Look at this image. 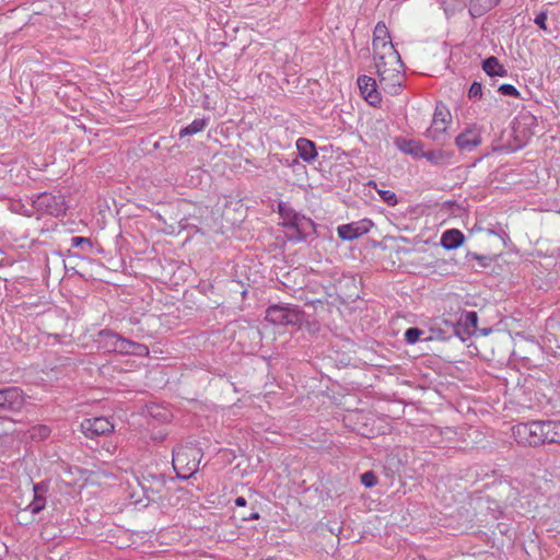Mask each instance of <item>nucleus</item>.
<instances>
[{
	"instance_id": "16",
	"label": "nucleus",
	"mask_w": 560,
	"mask_h": 560,
	"mask_svg": "<svg viewBox=\"0 0 560 560\" xmlns=\"http://www.w3.org/2000/svg\"><path fill=\"white\" fill-rule=\"evenodd\" d=\"M395 145L399 151L411 155L413 159H422L423 156V145L418 140L396 138Z\"/></svg>"
},
{
	"instance_id": "10",
	"label": "nucleus",
	"mask_w": 560,
	"mask_h": 560,
	"mask_svg": "<svg viewBox=\"0 0 560 560\" xmlns=\"http://www.w3.org/2000/svg\"><path fill=\"white\" fill-rule=\"evenodd\" d=\"M481 128L471 125L465 128L456 138L455 144L460 151L471 152L481 144Z\"/></svg>"
},
{
	"instance_id": "33",
	"label": "nucleus",
	"mask_w": 560,
	"mask_h": 560,
	"mask_svg": "<svg viewBox=\"0 0 560 560\" xmlns=\"http://www.w3.org/2000/svg\"><path fill=\"white\" fill-rule=\"evenodd\" d=\"M83 245H86L88 247H92V243H91V240L88 238V237H82V236H73L71 238V246L72 247H80V246H83Z\"/></svg>"
},
{
	"instance_id": "22",
	"label": "nucleus",
	"mask_w": 560,
	"mask_h": 560,
	"mask_svg": "<svg viewBox=\"0 0 560 560\" xmlns=\"http://www.w3.org/2000/svg\"><path fill=\"white\" fill-rule=\"evenodd\" d=\"M207 124L208 119L206 118L194 119L189 125L180 129L178 136L179 138H184L186 136L196 135L202 131L207 127Z\"/></svg>"
},
{
	"instance_id": "14",
	"label": "nucleus",
	"mask_w": 560,
	"mask_h": 560,
	"mask_svg": "<svg viewBox=\"0 0 560 560\" xmlns=\"http://www.w3.org/2000/svg\"><path fill=\"white\" fill-rule=\"evenodd\" d=\"M49 491L48 481H40L33 485V500L25 508L31 514L36 515L40 513L47 503V493Z\"/></svg>"
},
{
	"instance_id": "8",
	"label": "nucleus",
	"mask_w": 560,
	"mask_h": 560,
	"mask_svg": "<svg viewBox=\"0 0 560 560\" xmlns=\"http://www.w3.org/2000/svg\"><path fill=\"white\" fill-rule=\"evenodd\" d=\"M266 320L275 325H298L301 322V313L290 305L275 304L266 311Z\"/></svg>"
},
{
	"instance_id": "39",
	"label": "nucleus",
	"mask_w": 560,
	"mask_h": 560,
	"mask_svg": "<svg viewBox=\"0 0 560 560\" xmlns=\"http://www.w3.org/2000/svg\"><path fill=\"white\" fill-rule=\"evenodd\" d=\"M452 328H453V335L458 336L459 335L458 329L454 326H452Z\"/></svg>"
},
{
	"instance_id": "19",
	"label": "nucleus",
	"mask_w": 560,
	"mask_h": 560,
	"mask_svg": "<svg viewBox=\"0 0 560 560\" xmlns=\"http://www.w3.org/2000/svg\"><path fill=\"white\" fill-rule=\"evenodd\" d=\"M482 70L489 77L505 78L508 75L506 68L495 56H490L482 61Z\"/></svg>"
},
{
	"instance_id": "21",
	"label": "nucleus",
	"mask_w": 560,
	"mask_h": 560,
	"mask_svg": "<svg viewBox=\"0 0 560 560\" xmlns=\"http://www.w3.org/2000/svg\"><path fill=\"white\" fill-rule=\"evenodd\" d=\"M422 158L433 165H446L450 163L451 154L444 150L438 149L427 152L423 151Z\"/></svg>"
},
{
	"instance_id": "31",
	"label": "nucleus",
	"mask_w": 560,
	"mask_h": 560,
	"mask_svg": "<svg viewBox=\"0 0 560 560\" xmlns=\"http://www.w3.org/2000/svg\"><path fill=\"white\" fill-rule=\"evenodd\" d=\"M361 482L366 488H372L377 483V477L373 471H365L364 474L361 475Z\"/></svg>"
},
{
	"instance_id": "7",
	"label": "nucleus",
	"mask_w": 560,
	"mask_h": 560,
	"mask_svg": "<svg viewBox=\"0 0 560 560\" xmlns=\"http://www.w3.org/2000/svg\"><path fill=\"white\" fill-rule=\"evenodd\" d=\"M452 121L448 109L438 104L433 114L430 127L425 131V137L438 143H444L447 139V128Z\"/></svg>"
},
{
	"instance_id": "27",
	"label": "nucleus",
	"mask_w": 560,
	"mask_h": 560,
	"mask_svg": "<svg viewBox=\"0 0 560 560\" xmlns=\"http://www.w3.org/2000/svg\"><path fill=\"white\" fill-rule=\"evenodd\" d=\"M459 322L463 323L467 328H476L478 323V315L474 311L465 312L462 314Z\"/></svg>"
},
{
	"instance_id": "6",
	"label": "nucleus",
	"mask_w": 560,
	"mask_h": 560,
	"mask_svg": "<svg viewBox=\"0 0 560 560\" xmlns=\"http://www.w3.org/2000/svg\"><path fill=\"white\" fill-rule=\"evenodd\" d=\"M32 206L39 214H49L56 218L66 214L67 211L65 196L48 191L32 197Z\"/></svg>"
},
{
	"instance_id": "12",
	"label": "nucleus",
	"mask_w": 560,
	"mask_h": 560,
	"mask_svg": "<svg viewBox=\"0 0 560 560\" xmlns=\"http://www.w3.org/2000/svg\"><path fill=\"white\" fill-rule=\"evenodd\" d=\"M372 225L373 224L370 220H362L358 222L342 224L339 225L337 229L338 236L345 241H353L369 233Z\"/></svg>"
},
{
	"instance_id": "15",
	"label": "nucleus",
	"mask_w": 560,
	"mask_h": 560,
	"mask_svg": "<svg viewBox=\"0 0 560 560\" xmlns=\"http://www.w3.org/2000/svg\"><path fill=\"white\" fill-rule=\"evenodd\" d=\"M292 223L293 224L290 229L295 231V235H291V238L295 241L305 240V237L315 229L314 222L301 213H298L296 217H294V221Z\"/></svg>"
},
{
	"instance_id": "1",
	"label": "nucleus",
	"mask_w": 560,
	"mask_h": 560,
	"mask_svg": "<svg viewBox=\"0 0 560 560\" xmlns=\"http://www.w3.org/2000/svg\"><path fill=\"white\" fill-rule=\"evenodd\" d=\"M98 343L107 352L137 357H148L150 353L145 345L127 339L110 329L98 332Z\"/></svg>"
},
{
	"instance_id": "32",
	"label": "nucleus",
	"mask_w": 560,
	"mask_h": 560,
	"mask_svg": "<svg viewBox=\"0 0 560 560\" xmlns=\"http://www.w3.org/2000/svg\"><path fill=\"white\" fill-rule=\"evenodd\" d=\"M482 96V85L480 82H474L468 91V97L470 100H479Z\"/></svg>"
},
{
	"instance_id": "34",
	"label": "nucleus",
	"mask_w": 560,
	"mask_h": 560,
	"mask_svg": "<svg viewBox=\"0 0 560 560\" xmlns=\"http://www.w3.org/2000/svg\"><path fill=\"white\" fill-rule=\"evenodd\" d=\"M301 159L299 155H295L293 158H280L278 159V161L283 165V166H287V167H294L296 165H300V160Z\"/></svg>"
},
{
	"instance_id": "28",
	"label": "nucleus",
	"mask_w": 560,
	"mask_h": 560,
	"mask_svg": "<svg viewBox=\"0 0 560 560\" xmlns=\"http://www.w3.org/2000/svg\"><path fill=\"white\" fill-rule=\"evenodd\" d=\"M422 334L423 331L418 327H410L405 331V341L408 345H415L416 342L419 341Z\"/></svg>"
},
{
	"instance_id": "11",
	"label": "nucleus",
	"mask_w": 560,
	"mask_h": 560,
	"mask_svg": "<svg viewBox=\"0 0 560 560\" xmlns=\"http://www.w3.org/2000/svg\"><path fill=\"white\" fill-rule=\"evenodd\" d=\"M24 395L19 387L0 388V407L10 411H19L24 405Z\"/></svg>"
},
{
	"instance_id": "37",
	"label": "nucleus",
	"mask_w": 560,
	"mask_h": 560,
	"mask_svg": "<svg viewBox=\"0 0 560 560\" xmlns=\"http://www.w3.org/2000/svg\"><path fill=\"white\" fill-rule=\"evenodd\" d=\"M236 506L243 508L247 504V501L244 497H237L234 501Z\"/></svg>"
},
{
	"instance_id": "17",
	"label": "nucleus",
	"mask_w": 560,
	"mask_h": 560,
	"mask_svg": "<svg viewBox=\"0 0 560 560\" xmlns=\"http://www.w3.org/2000/svg\"><path fill=\"white\" fill-rule=\"evenodd\" d=\"M464 234L456 229H450L443 232L440 244L443 248L451 250L458 248L464 243Z\"/></svg>"
},
{
	"instance_id": "40",
	"label": "nucleus",
	"mask_w": 560,
	"mask_h": 560,
	"mask_svg": "<svg viewBox=\"0 0 560 560\" xmlns=\"http://www.w3.org/2000/svg\"><path fill=\"white\" fill-rule=\"evenodd\" d=\"M523 118H525V119H529V120H535V117H534V116H524Z\"/></svg>"
},
{
	"instance_id": "3",
	"label": "nucleus",
	"mask_w": 560,
	"mask_h": 560,
	"mask_svg": "<svg viewBox=\"0 0 560 560\" xmlns=\"http://www.w3.org/2000/svg\"><path fill=\"white\" fill-rule=\"evenodd\" d=\"M172 455L173 468L178 478L185 480L198 471L202 457L199 448L179 445L173 448Z\"/></svg>"
},
{
	"instance_id": "13",
	"label": "nucleus",
	"mask_w": 560,
	"mask_h": 560,
	"mask_svg": "<svg viewBox=\"0 0 560 560\" xmlns=\"http://www.w3.org/2000/svg\"><path fill=\"white\" fill-rule=\"evenodd\" d=\"M358 86L360 93L369 104L376 106L381 103L382 98L378 92V83L375 79L368 75H360L358 78Z\"/></svg>"
},
{
	"instance_id": "18",
	"label": "nucleus",
	"mask_w": 560,
	"mask_h": 560,
	"mask_svg": "<svg viewBox=\"0 0 560 560\" xmlns=\"http://www.w3.org/2000/svg\"><path fill=\"white\" fill-rule=\"evenodd\" d=\"M298 155L307 163L313 162L317 158V150L315 143L306 138H299L296 140Z\"/></svg>"
},
{
	"instance_id": "30",
	"label": "nucleus",
	"mask_w": 560,
	"mask_h": 560,
	"mask_svg": "<svg viewBox=\"0 0 560 560\" xmlns=\"http://www.w3.org/2000/svg\"><path fill=\"white\" fill-rule=\"evenodd\" d=\"M498 91L502 95L512 96V97H518L520 91L512 84L503 83L499 86Z\"/></svg>"
},
{
	"instance_id": "25",
	"label": "nucleus",
	"mask_w": 560,
	"mask_h": 560,
	"mask_svg": "<svg viewBox=\"0 0 560 560\" xmlns=\"http://www.w3.org/2000/svg\"><path fill=\"white\" fill-rule=\"evenodd\" d=\"M50 429L45 424H38L30 430V435L33 440L42 441L49 436Z\"/></svg>"
},
{
	"instance_id": "38",
	"label": "nucleus",
	"mask_w": 560,
	"mask_h": 560,
	"mask_svg": "<svg viewBox=\"0 0 560 560\" xmlns=\"http://www.w3.org/2000/svg\"><path fill=\"white\" fill-rule=\"evenodd\" d=\"M142 489H143L144 494H145V497H147V499H148V500H154V498H153V497H151V495H150V493H149V492L153 493V491H152V490L147 489L144 486H142Z\"/></svg>"
},
{
	"instance_id": "9",
	"label": "nucleus",
	"mask_w": 560,
	"mask_h": 560,
	"mask_svg": "<svg viewBox=\"0 0 560 560\" xmlns=\"http://www.w3.org/2000/svg\"><path fill=\"white\" fill-rule=\"evenodd\" d=\"M114 428V423L106 417H94L81 422L82 432L89 439L110 433Z\"/></svg>"
},
{
	"instance_id": "36",
	"label": "nucleus",
	"mask_w": 560,
	"mask_h": 560,
	"mask_svg": "<svg viewBox=\"0 0 560 560\" xmlns=\"http://www.w3.org/2000/svg\"><path fill=\"white\" fill-rule=\"evenodd\" d=\"M468 257H471L472 259H476L479 261V265L481 267H487L488 266V262H489V257L488 256H482V255H478V254H469Z\"/></svg>"
},
{
	"instance_id": "2",
	"label": "nucleus",
	"mask_w": 560,
	"mask_h": 560,
	"mask_svg": "<svg viewBox=\"0 0 560 560\" xmlns=\"http://www.w3.org/2000/svg\"><path fill=\"white\" fill-rule=\"evenodd\" d=\"M548 420L520 422L512 428V434L518 445L539 446L548 443Z\"/></svg>"
},
{
	"instance_id": "20",
	"label": "nucleus",
	"mask_w": 560,
	"mask_h": 560,
	"mask_svg": "<svg viewBox=\"0 0 560 560\" xmlns=\"http://www.w3.org/2000/svg\"><path fill=\"white\" fill-rule=\"evenodd\" d=\"M500 0H470L469 13L474 18H478L498 5Z\"/></svg>"
},
{
	"instance_id": "26",
	"label": "nucleus",
	"mask_w": 560,
	"mask_h": 560,
	"mask_svg": "<svg viewBox=\"0 0 560 560\" xmlns=\"http://www.w3.org/2000/svg\"><path fill=\"white\" fill-rule=\"evenodd\" d=\"M548 12L540 11L534 19V23L546 34H551L552 30L547 24Z\"/></svg>"
},
{
	"instance_id": "29",
	"label": "nucleus",
	"mask_w": 560,
	"mask_h": 560,
	"mask_svg": "<svg viewBox=\"0 0 560 560\" xmlns=\"http://www.w3.org/2000/svg\"><path fill=\"white\" fill-rule=\"evenodd\" d=\"M377 192H378L381 199L387 206L394 207L398 203V198L394 191L380 189Z\"/></svg>"
},
{
	"instance_id": "23",
	"label": "nucleus",
	"mask_w": 560,
	"mask_h": 560,
	"mask_svg": "<svg viewBox=\"0 0 560 560\" xmlns=\"http://www.w3.org/2000/svg\"><path fill=\"white\" fill-rule=\"evenodd\" d=\"M278 209L279 214L283 220V226L290 229L293 224L292 222L294 221V217H296L299 212H296L293 208L283 202L279 203Z\"/></svg>"
},
{
	"instance_id": "4",
	"label": "nucleus",
	"mask_w": 560,
	"mask_h": 560,
	"mask_svg": "<svg viewBox=\"0 0 560 560\" xmlns=\"http://www.w3.org/2000/svg\"><path fill=\"white\" fill-rule=\"evenodd\" d=\"M375 67L378 75V86L390 95L399 94L404 80L402 62L390 65L388 59H382L375 60Z\"/></svg>"
},
{
	"instance_id": "5",
	"label": "nucleus",
	"mask_w": 560,
	"mask_h": 560,
	"mask_svg": "<svg viewBox=\"0 0 560 560\" xmlns=\"http://www.w3.org/2000/svg\"><path fill=\"white\" fill-rule=\"evenodd\" d=\"M374 60L388 59L390 65H399L400 56L395 49L387 26L378 22L373 32Z\"/></svg>"
},
{
	"instance_id": "24",
	"label": "nucleus",
	"mask_w": 560,
	"mask_h": 560,
	"mask_svg": "<svg viewBox=\"0 0 560 560\" xmlns=\"http://www.w3.org/2000/svg\"><path fill=\"white\" fill-rule=\"evenodd\" d=\"M548 443L560 444V420H548Z\"/></svg>"
},
{
	"instance_id": "35",
	"label": "nucleus",
	"mask_w": 560,
	"mask_h": 560,
	"mask_svg": "<svg viewBox=\"0 0 560 560\" xmlns=\"http://www.w3.org/2000/svg\"><path fill=\"white\" fill-rule=\"evenodd\" d=\"M238 517L242 522L256 521V520L260 518V514L258 513V511L253 509L250 513H248V514L241 513Z\"/></svg>"
}]
</instances>
